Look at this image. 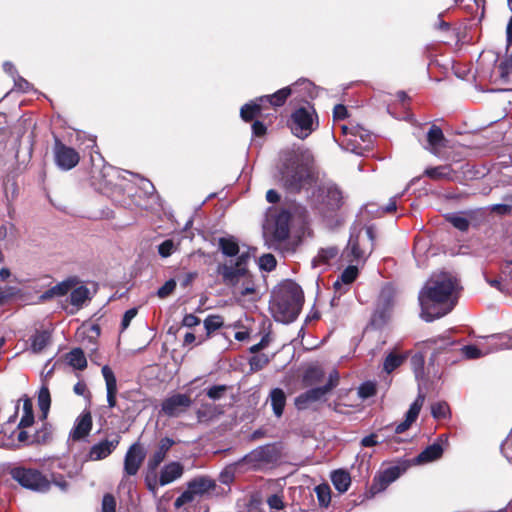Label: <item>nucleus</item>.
<instances>
[{
  "label": "nucleus",
  "instance_id": "1",
  "mask_svg": "<svg viewBox=\"0 0 512 512\" xmlns=\"http://www.w3.org/2000/svg\"><path fill=\"white\" fill-rule=\"evenodd\" d=\"M459 290L454 275L447 272L433 274L419 292L421 318L431 322L448 314L457 302Z\"/></svg>",
  "mask_w": 512,
  "mask_h": 512
},
{
  "label": "nucleus",
  "instance_id": "2",
  "mask_svg": "<svg viewBox=\"0 0 512 512\" xmlns=\"http://www.w3.org/2000/svg\"><path fill=\"white\" fill-rule=\"evenodd\" d=\"M250 255L243 252L235 260L226 261L220 264L217 272L222 277V281L227 286L234 287L233 294L241 297L255 293V285L248 271V261Z\"/></svg>",
  "mask_w": 512,
  "mask_h": 512
},
{
  "label": "nucleus",
  "instance_id": "3",
  "mask_svg": "<svg viewBox=\"0 0 512 512\" xmlns=\"http://www.w3.org/2000/svg\"><path fill=\"white\" fill-rule=\"evenodd\" d=\"M303 302L301 288L292 282L281 286L273 296L270 309L274 318L282 323H289L298 316Z\"/></svg>",
  "mask_w": 512,
  "mask_h": 512
},
{
  "label": "nucleus",
  "instance_id": "4",
  "mask_svg": "<svg viewBox=\"0 0 512 512\" xmlns=\"http://www.w3.org/2000/svg\"><path fill=\"white\" fill-rule=\"evenodd\" d=\"M374 232L371 227L352 233L341 258L347 263L365 261L373 250Z\"/></svg>",
  "mask_w": 512,
  "mask_h": 512
},
{
  "label": "nucleus",
  "instance_id": "5",
  "mask_svg": "<svg viewBox=\"0 0 512 512\" xmlns=\"http://www.w3.org/2000/svg\"><path fill=\"white\" fill-rule=\"evenodd\" d=\"M11 476L22 487L33 491L45 492L50 488V481L35 469L16 467L11 470Z\"/></svg>",
  "mask_w": 512,
  "mask_h": 512
},
{
  "label": "nucleus",
  "instance_id": "6",
  "mask_svg": "<svg viewBox=\"0 0 512 512\" xmlns=\"http://www.w3.org/2000/svg\"><path fill=\"white\" fill-rule=\"evenodd\" d=\"M314 110L311 107L298 108L292 114L291 130L298 138L307 137L313 130Z\"/></svg>",
  "mask_w": 512,
  "mask_h": 512
},
{
  "label": "nucleus",
  "instance_id": "7",
  "mask_svg": "<svg viewBox=\"0 0 512 512\" xmlns=\"http://www.w3.org/2000/svg\"><path fill=\"white\" fill-rule=\"evenodd\" d=\"M192 405V399L187 394L175 393L166 397L161 403V413L167 417H179Z\"/></svg>",
  "mask_w": 512,
  "mask_h": 512
},
{
  "label": "nucleus",
  "instance_id": "8",
  "mask_svg": "<svg viewBox=\"0 0 512 512\" xmlns=\"http://www.w3.org/2000/svg\"><path fill=\"white\" fill-rule=\"evenodd\" d=\"M311 174L306 165H300L292 168H287L283 172L282 180L284 185L293 191L302 189L310 180Z\"/></svg>",
  "mask_w": 512,
  "mask_h": 512
},
{
  "label": "nucleus",
  "instance_id": "9",
  "mask_svg": "<svg viewBox=\"0 0 512 512\" xmlns=\"http://www.w3.org/2000/svg\"><path fill=\"white\" fill-rule=\"evenodd\" d=\"M146 452L139 442L132 444L126 452L124 458V474L126 476H134L138 473Z\"/></svg>",
  "mask_w": 512,
  "mask_h": 512
},
{
  "label": "nucleus",
  "instance_id": "10",
  "mask_svg": "<svg viewBox=\"0 0 512 512\" xmlns=\"http://www.w3.org/2000/svg\"><path fill=\"white\" fill-rule=\"evenodd\" d=\"M54 156L56 164L63 170H70L75 167L80 160L79 153L59 140H56L54 146Z\"/></svg>",
  "mask_w": 512,
  "mask_h": 512
},
{
  "label": "nucleus",
  "instance_id": "11",
  "mask_svg": "<svg viewBox=\"0 0 512 512\" xmlns=\"http://www.w3.org/2000/svg\"><path fill=\"white\" fill-rule=\"evenodd\" d=\"M120 436L116 435L112 439H104L91 446L87 459L90 461H100L107 458L118 447Z\"/></svg>",
  "mask_w": 512,
  "mask_h": 512
},
{
  "label": "nucleus",
  "instance_id": "12",
  "mask_svg": "<svg viewBox=\"0 0 512 512\" xmlns=\"http://www.w3.org/2000/svg\"><path fill=\"white\" fill-rule=\"evenodd\" d=\"M392 306L393 301L390 291L383 290L379 298L378 309L375 311L372 317L373 325H375L378 328L384 326L391 317Z\"/></svg>",
  "mask_w": 512,
  "mask_h": 512
},
{
  "label": "nucleus",
  "instance_id": "13",
  "mask_svg": "<svg viewBox=\"0 0 512 512\" xmlns=\"http://www.w3.org/2000/svg\"><path fill=\"white\" fill-rule=\"evenodd\" d=\"M93 425L92 415L90 411L84 410L74 422L69 433V439L72 441H80L85 439L91 432Z\"/></svg>",
  "mask_w": 512,
  "mask_h": 512
},
{
  "label": "nucleus",
  "instance_id": "14",
  "mask_svg": "<svg viewBox=\"0 0 512 512\" xmlns=\"http://www.w3.org/2000/svg\"><path fill=\"white\" fill-rule=\"evenodd\" d=\"M316 199L319 203L326 205L328 209H335L341 204L342 194L337 186L327 183L318 189Z\"/></svg>",
  "mask_w": 512,
  "mask_h": 512
},
{
  "label": "nucleus",
  "instance_id": "15",
  "mask_svg": "<svg viewBox=\"0 0 512 512\" xmlns=\"http://www.w3.org/2000/svg\"><path fill=\"white\" fill-rule=\"evenodd\" d=\"M425 402V395L422 393H419L415 401L411 404L409 410L407 411L405 415V420L401 423H399L395 427V433L401 434L408 430L411 425L417 420L419 413L423 407V404Z\"/></svg>",
  "mask_w": 512,
  "mask_h": 512
},
{
  "label": "nucleus",
  "instance_id": "16",
  "mask_svg": "<svg viewBox=\"0 0 512 512\" xmlns=\"http://www.w3.org/2000/svg\"><path fill=\"white\" fill-rule=\"evenodd\" d=\"M329 391H331V386L310 389L295 399V405L300 410L307 409L311 404L322 399Z\"/></svg>",
  "mask_w": 512,
  "mask_h": 512
},
{
  "label": "nucleus",
  "instance_id": "17",
  "mask_svg": "<svg viewBox=\"0 0 512 512\" xmlns=\"http://www.w3.org/2000/svg\"><path fill=\"white\" fill-rule=\"evenodd\" d=\"M446 142L447 140L442 130L438 126L432 125L427 133V145L425 149L438 156L441 149L446 147Z\"/></svg>",
  "mask_w": 512,
  "mask_h": 512
},
{
  "label": "nucleus",
  "instance_id": "18",
  "mask_svg": "<svg viewBox=\"0 0 512 512\" xmlns=\"http://www.w3.org/2000/svg\"><path fill=\"white\" fill-rule=\"evenodd\" d=\"M184 472V467L181 463L173 461L163 466L160 471L159 484L165 486L173 481L179 479Z\"/></svg>",
  "mask_w": 512,
  "mask_h": 512
},
{
  "label": "nucleus",
  "instance_id": "19",
  "mask_svg": "<svg viewBox=\"0 0 512 512\" xmlns=\"http://www.w3.org/2000/svg\"><path fill=\"white\" fill-rule=\"evenodd\" d=\"M173 445L174 440L171 438L165 437L160 440L158 448L148 460L147 466L149 470L154 471L157 469V467L164 461L167 452Z\"/></svg>",
  "mask_w": 512,
  "mask_h": 512
},
{
  "label": "nucleus",
  "instance_id": "20",
  "mask_svg": "<svg viewBox=\"0 0 512 512\" xmlns=\"http://www.w3.org/2000/svg\"><path fill=\"white\" fill-rule=\"evenodd\" d=\"M102 375L105 380L107 390V402L110 408L116 406L117 380L112 369L105 365L102 367Z\"/></svg>",
  "mask_w": 512,
  "mask_h": 512
},
{
  "label": "nucleus",
  "instance_id": "21",
  "mask_svg": "<svg viewBox=\"0 0 512 512\" xmlns=\"http://www.w3.org/2000/svg\"><path fill=\"white\" fill-rule=\"evenodd\" d=\"M499 349H512V337L507 342L496 344L492 349L481 350L474 345H467L462 347L461 351L467 359H476Z\"/></svg>",
  "mask_w": 512,
  "mask_h": 512
},
{
  "label": "nucleus",
  "instance_id": "22",
  "mask_svg": "<svg viewBox=\"0 0 512 512\" xmlns=\"http://www.w3.org/2000/svg\"><path fill=\"white\" fill-rule=\"evenodd\" d=\"M358 269L354 265L348 266L341 274L340 279L336 280L333 284L335 293L339 295L344 294L348 286L357 278Z\"/></svg>",
  "mask_w": 512,
  "mask_h": 512
},
{
  "label": "nucleus",
  "instance_id": "23",
  "mask_svg": "<svg viewBox=\"0 0 512 512\" xmlns=\"http://www.w3.org/2000/svg\"><path fill=\"white\" fill-rule=\"evenodd\" d=\"M77 284L75 278H69L51 287L41 296L43 300L66 295Z\"/></svg>",
  "mask_w": 512,
  "mask_h": 512
},
{
  "label": "nucleus",
  "instance_id": "24",
  "mask_svg": "<svg viewBox=\"0 0 512 512\" xmlns=\"http://www.w3.org/2000/svg\"><path fill=\"white\" fill-rule=\"evenodd\" d=\"M443 454V448L440 443H433L423 450L416 458V463L425 464L439 459Z\"/></svg>",
  "mask_w": 512,
  "mask_h": 512
},
{
  "label": "nucleus",
  "instance_id": "25",
  "mask_svg": "<svg viewBox=\"0 0 512 512\" xmlns=\"http://www.w3.org/2000/svg\"><path fill=\"white\" fill-rule=\"evenodd\" d=\"M331 481L337 491L346 492L351 484V477L345 470H336L331 474Z\"/></svg>",
  "mask_w": 512,
  "mask_h": 512
},
{
  "label": "nucleus",
  "instance_id": "26",
  "mask_svg": "<svg viewBox=\"0 0 512 512\" xmlns=\"http://www.w3.org/2000/svg\"><path fill=\"white\" fill-rule=\"evenodd\" d=\"M291 94V89L289 87H285L274 93L270 96H261L258 98V101L263 103V105H266L269 103L270 105L274 107L282 106L286 99Z\"/></svg>",
  "mask_w": 512,
  "mask_h": 512
},
{
  "label": "nucleus",
  "instance_id": "27",
  "mask_svg": "<svg viewBox=\"0 0 512 512\" xmlns=\"http://www.w3.org/2000/svg\"><path fill=\"white\" fill-rule=\"evenodd\" d=\"M197 496H202L215 487V482L209 477H198L188 483Z\"/></svg>",
  "mask_w": 512,
  "mask_h": 512
},
{
  "label": "nucleus",
  "instance_id": "28",
  "mask_svg": "<svg viewBox=\"0 0 512 512\" xmlns=\"http://www.w3.org/2000/svg\"><path fill=\"white\" fill-rule=\"evenodd\" d=\"M89 295L90 291L86 286L80 285L76 287L75 285L71 290L70 302L73 306L79 309L87 300H89Z\"/></svg>",
  "mask_w": 512,
  "mask_h": 512
},
{
  "label": "nucleus",
  "instance_id": "29",
  "mask_svg": "<svg viewBox=\"0 0 512 512\" xmlns=\"http://www.w3.org/2000/svg\"><path fill=\"white\" fill-rule=\"evenodd\" d=\"M270 399L274 414L277 417H280L283 413L286 403L285 393L283 392V390L275 388L270 393Z\"/></svg>",
  "mask_w": 512,
  "mask_h": 512
},
{
  "label": "nucleus",
  "instance_id": "30",
  "mask_svg": "<svg viewBox=\"0 0 512 512\" xmlns=\"http://www.w3.org/2000/svg\"><path fill=\"white\" fill-rule=\"evenodd\" d=\"M66 360L75 369L83 370L87 366V360L83 351L75 348L66 355Z\"/></svg>",
  "mask_w": 512,
  "mask_h": 512
},
{
  "label": "nucleus",
  "instance_id": "31",
  "mask_svg": "<svg viewBox=\"0 0 512 512\" xmlns=\"http://www.w3.org/2000/svg\"><path fill=\"white\" fill-rule=\"evenodd\" d=\"M50 343V334L47 331H37L31 338V350L40 353Z\"/></svg>",
  "mask_w": 512,
  "mask_h": 512
},
{
  "label": "nucleus",
  "instance_id": "32",
  "mask_svg": "<svg viewBox=\"0 0 512 512\" xmlns=\"http://www.w3.org/2000/svg\"><path fill=\"white\" fill-rule=\"evenodd\" d=\"M23 402V415L21 417V420L18 424L19 428H26L30 427L34 423V415H33V405L29 398H23L21 399Z\"/></svg>",
  "mask_w": 512,
  "mask_h": 512
},
{
  "label": "nucleus",
  "instance_id": "33",
  "mask_svg": "<svg viewBox=\"0 0 512 512\" xmlns=\"http://www.w3.org/2000/svg\"><path fill=\"white\" fill-rule=\"evenodd\" d=\"M219 248L224 255L229 257H234L239 254V245L233 237L220 238Z\"/></svg>",
  "mask_w": 512,
  "mask_h": 512
},
{
  "label": "nucleus",
  "instance_id": "34",
  "mask_svg": "<svg viewBox=\"0 0 512 512\" xmlns=\"http://www.w3.org/2000/svg\"><path fill=\"white\" fill-rule=\"evenodd\" d=\"M263 103L258 99L252 103L245 104L240 111L241 118L244 121H251L254 117L260 115Z\"/></svg>",
  "mask_w": 512,
  "mask_h": 512
},
{
  "label": "nucleus",
  "instance_id": "35",
  "mask_svg": "<svg viewBox=\"0 0 512 512\" xmlns=\"http://www.w3.org/2000/svg\"><path fill=\"white\" fill-rule=\"evenodd\" d=\"M407 358L406 354H396L395 352H391L385 358L383 369L387 373H391L393 370L398 368L403 364L405 359Z\"/></svg>",
  "mask_w": 512,
  "mask_h": 512
},
{
  "label": "nucleus",
  "instance_id": "36",
  "mask_svg": "<svg viewBox=\"0 0 512 512\" xmlns=\"http://www.w3.org/2000/svg\"><path fill=\"white\" fill-rule=\"evenodd\" d=\"M220 413L221 411L217 406L211 404H203L197 411V417L200 422H206L215 418Z\"/></svg>",
  "mask_w": 512,
  "mask_h": 512
},
{
  "label": "nucleus",
  "instance_id": "37",
  "mask_svg": "<svg viewBox=\"0 0 512 512\" xmlns=\"http://www.w3.org/2000/svg\"><path fill=\"white\" fill-rule=\"evenodd\" d=\"M398 475H399L398 468H389V469L385 470L380 477V483H379L380 486L377 487V485L375 484L373 486V490L375 492L381 491L382 489L387 487L390 483L395 481L397 479Z\"/></svg>",
  "mask_w": 512,
  "mask_h": 512
},
{
  "label": "nucleus",
  "instance_id": "38",
  "mask_svg": "<svg viewBox=\"0 0 512 512\" xmlns=\"http://www.w3.org/2000/svg\"><path fill=\"white\" fill-rule=\"evenodd\" d=\"M323 378V371L318 367H310L306 370L303 376V383L306 387L312 386L321 381Z\"/></svg>",
  "mask_w": 512,
  "mask_h": 512
},
{
  "label": "nucleus",
  "instance_id": "39",
  "mask_svg": "<svg viewBox=\"0 0 512 512\" xmlns=\"http://www.w3.org/2000/svg\"><path fill=\"white\" fill-rule=\"evenodd\" d=\"M273 236L278 241H283L289 236V225L285 218H279L276 221Z\"/></svg>",
  "mask_w": 512,
  "mask_h": 512
},
{
  "label": "nucleus",
  "instance_id": "40",
  "mask_svg": "<svg viewBox=\"0 0 512 512\" xmlns=\"http://www.w3.org/2000/svg\"><path fill=\"white\" fill-rule=\"evenodd\" d=\"M315 493L322 507H328L331 501V489L328 484H321L315 488Z\"/></svg>",
  "mask_w": 512,
  "mask_h": 512
},
{
  "label": "nucleus",
  "instance_id": "41",
  "mask_svg": "<svg viewBox=\"0 0 512 512\" xmlns=\"http://www.w3.org/2000/svg\"><path fill=\"white\" fill-rule=\"evenodd\" d=\"M51 404V397L49 389L46 386H42L38 394V405L43 413V417L47 416Z\"/></svg>",
  "mask_w": 512,
  "mask_h": 512
},
{
  "label": "nucleus",
  "instance_id": "42",
  "mask_svg": "<svg viewBox=\"0 0 512 512\" xmlns=\"http://www.w3.org/2000/svg\"><path fill=\"white\" fill-rule=\"evenodd\" d=\"M431 414L437 420L445 419L450 416V407L444 401L436 402L431 405Z\"/></svg>",
  "mask_w": 512,
  "mask_h": 512
},
{
  "label": "nucleus",
  "instance_id": "43",
  "mask_svg": "<svg viewBox=\"0 0 512 512\" xmlns=\"http://www.w3.org/2000/svg\"><path fill=\"white\" fill-rule=\"evenodd\" d=\"M337 254L338 250L334 247L321 249L317 257L313 260V265L317 266L319 264H327L331 259L336 257Z\"/></svg>",
  "mask_w": 512,
  "mask_h": 512
},
{
  "label": "nucleus",
  "instance_id": "44",
  "mask_svg": "<svg viewBox=\"0 0 512 512\" xmlns=\"http://www.w3.org/2000/svg\"><path fill=\"white\" fill-rule=\"evenodd\" d=\"M223 324L224 320L220 315H210L204 320V327L208 335L221 328Z\"/></svg>",
  "mask_w": 512,
  "mask_h": 512
},
{
  "label": "nucleus",
  "instance_id": "45",
  "mask_svg": "<svg viewBox=\"0 0 512 512\" xmlns=\"http://www.w3.org/2000/svg\"><path fill=\"white\" fill-rule=\"evenodd\" d=\"M447 220L460 231H466L469 228V221L462 214L449 215Z\"/></svg>",
  "mask_w": 512,
  "mask_h": 512
},
{
  "label": "nucleus",
  "instance_id": "46",
  "mask_svg": "<svg viewBox=\"0 0 512 512\" xmlns=\"http://www.w3.org/2000/svg\"><path fill=\"white\" fill-rule=\"evenodd\" d=\"M269 363V357L266 354H256L249 360L250 368L252 371L261 370Z\"/></svg>",
  "mask_w": 512,
  "mask_h": 512
},
{
  "label": "nucleus",
  "instance_id": "47",
  "mask_svg": "<svg viewBox=\"0 0 512 512\" xmlns=\"http://www.w3.org/2000/svg\"><path fill=\"white\" fill-rule=\"evenodd\" d=\"M259 266L265 271H272L276 267V259L272 254H265L260 257Z\"/></svg>",
  "mask_w": 512,
  "mask_h": 512
},
{
  "label": "nucleus",
  "instance_id": "48",
  "mask_svg": "<svg viewBox=\"0 0 512 512\" xmlns=\"http://www.w3.org/2000/svg\"><path fill=\"white\" fill-rule=\"evenodd\" d=\"M446 170H447V167H445V166L427 168L425 170L424 174L432 179H442V178H446L448 176V173L446 172Z\"/></svg>",
  "mask_w": 512,
  "mask_h": 512
},
{
  "label": "nucleus",
  "instance_id": "49",
  "mask_svg": "<svg viewBox=\"0 0 512 512\" xmlns=\"http://www.w3.org/2000/svg\"><path fill=\"white\" fill-rule=\"evenodd\" d=\"M504 199L507 203L495 204L492 206L491 210L499 214H509L512 209V195H507Z\"/></svg>",
  "mask_w": 512,
  "mask_h": 512
},
{
  "label": "nucleus",
  "instance_id": "50",
  "mask_svg": "<svg viewBox=\"0 0 512 512\" xmlns=\"http://www.w3.org/2000/svg\"><path fill=\"white\" fill-rule=\"evenodd\" d=\"M176 249L174 242L170 239L165 240L158 246L159 254L166 258L169 257Z\"/></svg>",
  "mask_w": 512,
  "mask_h": 512
},
{
  "label": "nucleus",
  "instance_id": "51",
  "mask_svg": "<svg viewBox=\"0 0 512 512\" xmlns=\"http://www.w3.org/2000/svg\"><path fill=\"white\" fill-rule=\"evenodd\" d=\"M376 393V386L374 383L367 382L362 384L359 387L358 394L361 398L366 399L369 398Z\"/></svg>",
  "mask_w": 512,
  "mask_h": 512
},
{
  "label": "nucleus",
  "instance_id": "52",
  "mask_svg": "<svg viewBox=\"0 0 512 512\" xmlns=\"http://www.w3.org/2000/svg\"><path fill=\"white\" fill-rule=\"evenodd\" d=\"M116 500L113 495L106 494L102 500V512H115Z\"/></svg>",
  "mask_w": 512,
  "mask_h": 512
},
{
  "label": "nucleus",
  "instance_id": "53",
  "mask_svg": "<svg viewBox=\"0 0 512 512\" xmlns=\"http://www.w3.org/2000/svg\"><path fill=\"white\" fill-rule=\"evenodd\" d=\"M227 390L225 385H216L207 390V396L213 400H218L223 397Z\"/></svg>",
  "mask_w": 512,
  "mask_h": 512
},
{
  "label": "nucleus",
  "instance_id": "54",
  "mask_svg": "<svg viewBox=\"0 0 512 512\" xmlns=\"http://www.w3.org/2000/svg\"><path fill=\"white\" fill-rule=\"evenodd\" d=\"M176 287V282L174 280H168L162 287L158 289L157 295L160 298H165L169 294H171Z\"/></svg>",
  "mask_w": 512,
  "mask_h": 512
},
{
  "label": "nucleus",
  "instance_id": "55",
  "mask_svg": "<svg viewBox=\"0 0 512 512\" xmlns=\"http://www.w3.org/2000/svg\"><path fill=\"white\" fill-rule=\"evenodd\" d=\"M357 135L351 133L349 137L344 141L345 148L351 152L360 153V148L357 146Z\"/></svg>",
  "mask_w": 512,
  "mask_h": 512
},
{
  "label": "nucleus",
  "instance_id": "56",
  "mask_svg": "<svg viewBox=\"0 0 512 512\" xmlns=\"http://www.w3.org/2000/svg\"><path fill=\"white\" fill-rule=\"evenodd\" d=\"M267 503H268L269 507L272 508V509L279 510V509H282L284 507L283 500L278 495H271L268 498Z\"/></svg>",
  "mask_w": 512,
  "mask_h": 512
},
{
  "label": "nucleus",
  "instance_id": "57",
  "mask_svg": "<svg viewBox=\"0 0 512 512\" xmlns=\"http://www.w3.org/2000/svg\"><path fill=\"white\" fill-rule=\"evenodd\" d=\"M137 315V309L136 308H132V309H129L125 312L124 316H123V319H122V329H126L131 320Z\"/></svg>",
  "mask_w": 512,
  "mask_h": 512
},
{
  "label": "nucleus",
  "instance_id": "58",
  "mask_svg": "<svg viewBox=\"0 0 512 512\" xmlns=\"http://www.w3.org/2000/svg\"><path fill=\"white\" fill-rule=\"evenodd\" d=\"M333 117L335 120H343L347 117V109L344 105H336L333 110Z\"/></svg>",
  "mask_w": 512,
  "mask_h": 512
},
{
  "label": "nucleus",
  "instance_id": "59",
  "mask_svg": "<svg viewBox=\"0 0 512 512\" xmlns=\"http://www.w3.org/2000/svg\"><path fill=\"white\" fill-rule=\"evenodd\" d=\"M269 452V447H260L252 452V456L257 460H267Z\"/></svg>",
  "mask_w": 512,
  "mask_h": 512
},
{
  "label": "nucleus",
  "instance_id": "60",
  "mask_svg": "<svg viewBox=\"0 0 512 512\" xmlns=\"http://www.w3.org/2000/svg\"><path fill=\"white\" fill-rule=\"evenodd\" d=\"M15 295V289L12 287L1 288L0 287V304Z\"/></svg>",
  "mask_w": 512,
  "mask_h": 512
},
{
  "label": "nucleus",
  "instance_id": "61",
  "mask_svg": "<svg viewBox=\"0 0 512 512\" xmlns=\"http://www.w3.org/2000/svg\"><path fill=\"white\" fill-rule=\"evenodd\" d=\"M200 323V319L193 314H187L184 316L182 324L186 327H194Z\"/></svg>",
  "mask_w": 512,
  "mask_h": 512
},
{
  "label": "nucleus",
  "instance_id": "62",
  "mask_svg": "<svg viewBox=\"0 0 512 512\" xmlns=\"http://www.w3.org/2000/svg\"><path fill=\"white\" fill-rule=\"evenodd\" d=\"M52 482L62 491H67L69 484L62 475L53 476Z\"/></svg>",
  "mask_w": 512,
  "mask_h": 512
},
{
  "label": "nucleus",
  "instance_id": "63",
  "mask_svg": "<svg viewBox=\"0 0 512 512\" xmlns=\"http://www.w3.org/2000/svg\"><path fill=\"white\" fill-rule=\"evenodd\" d=\"M252 130L256 136H262L266 132V127L260 121H255L252 125Z\"/></svg>",
  "mask_w": 512,
  "mask_h": 512
},
{
  "label": "nucleus",
  "instance_id": "64",
  "mask_svg": "<svg viewBox=\"0 0 512 512\" xmlns=\"http://www.w3.org/2000/svg\"><path fill=\"white\" fill-rule=\"evenodd\" d=\"M377 443V437L374 434L364 437L361 441V445L364 447H372L375 446Z\"/></svg>",
  "mask_w": 512,
  "mask_h": 512
}]
</instances>
